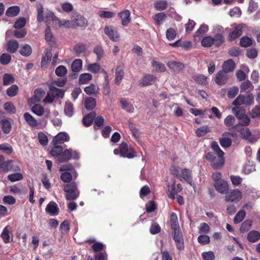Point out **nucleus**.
Listing matches in <instances>:
<instances>
[{
  "label": "nucleus",
  "instance_id": "f257e3e1",
  "mask_svg": "<svg viewBox=\"0 0 260 260\" xmlns=\"http://www.w3.org/2000/svg\"><path fill=\"white\" fill-rule=\"evenodd\" d=\"M206 158L211 162L214 169L221 168L224 164L223 155H215V153L209 152L206 155Z\"/></svg>",
  "mask_w": 260,
  "mask_h": 260
},
{
  "label": "nucleus",
  "instance_id": "f03ea898",
  "mask_svg": "<svg viewBox=\"0 0 260 260\" xmlns=\"http://www.w3.org/2000/svg\"><path fill=\"white\" fill-rule=\"evenodd\" d=\"M78 158L79 154L77 151L69 149L62 151L61 154L55 158L58 162L60 163L67 161L71 158L78 159Z\"/></svg>",
  "mask_w": 260,
  "mask_h": 260
},
{
  "label": "nucleus",
  "instance_id": "7ed1b4c3",
  "mask_svg": "<svg viewBox=\"0 0 260 260\" xmlns=\"http://www.w3.org/2000/svg\"><path fill=\"white\" fill-rule=\"evenodd\" d=\"M242 198V193L238 189H231L226 193L224 200L227 202L238 203Z\"/></svg>",
  "mask_w": 260,
  "mask_h": 260
},
{
  "label": "nucleus",
  "instance_id": "20e7f679",
  "mask_svg": "<svg viewBox=\"0 0 260 260\" xmlns=\"http://www.w3.org/2000/svg\"><path fill=\"white\" fill-rule=\"evenodd\" d=\"M74 28L77 27H86L87 25V20L81 14L74 13L71 16Z\"/></svg>",
  "mask_w": 260,
  "mask_h": 260
},
{
  "label": "nucleus",
  "instance_id": "39448f33",
  "mask_svg": "<svg viewBox=\"0 0 260 260\" xmlns=\"http://www.w3.org/2000/svg\"><path fill=\"white\" fill-rule=\"evenodd\" d=\"M0 170L5 172L11 171L16 172L20 171V168L17 165H14L12 160L5 161L3 160L0 161Z\"/></svg>",
  "mask_w": 260,
  "mask_h": 260
},
{
  "label": "nucleus",
  "instance_id": "423d86ee",
  "mask_svg": "<svg viewBox=\"0 0 260 260\" xmlns=\"http://www.w3.org/2000/svg\"><path fill=\"white\" fill-rule=\"evenodd\" d=\"M232 27V30L228 37V39L230 42L234 41L242 34L243 25L242 24H234Z\"/></svg>",
  "mask_w": 260,
  "mask_h": 260
},
{
  "label": "nucleus",
  "instance_id": "0eeeda50",
  "mask_svg": "<svg viewBox=\"0 0 260 260\" xmlns=\"http://www.w3.org/2000/svg\"><path fill=\"white\" fill-rule=\"evenodd\" d=\"M240 134L242 138L250 143H253L256 142L259 138L257 136L252 135L248 128H241Z\"/></svg>",
  "mask_w": 260,
  "mask_h": 260
},
{
  "label": "nucleus",
  "instance_id": "6e6552de",
  "mask_svg": "<svg viewBox=\"0 0 260 260\" xmlns=\"http://www.w3.org/2000/svg\"><path fill=\"white\" fill-rule=\"evenodd\" d=\"M173 239L175 242L176 247L179 250L184 248V240L182 233L180 230L173 231Z\"/></svg>",
  "mask_w": 260,
  "mask_h": 260
},
{
  "label": "nucleus",
  "instance_id": "1a4fd4ad",
  "mask_svg": "<svg viewBox=\"0 0 260 260\" xmlns=\"http://www.w3.org/2000/svg\"><path fill=\"white\" fill-rule=\"evenodd\" d=\"M213 185L216 190L220 193H226L229 189V184L224 180L214 182Z\"/></svg>",
  "mask_w": 260,
  "mask_h": 260
},
{
  "label": "nucleus",
  "instance_id": "9d476101",
  "mask_svg": "<svg viewBox=\"0 0 260 260\" xmlns=\"http://www.w3.org/2000/svg\"><path fill=\"white\" fill-rule=\"evenodd\" d=\"M121 150V156L132 158L135 156L134 151L131 148H129L125 143H122L120 145Z\"/></svg>",
  "mask_w": 260,
  "mask_h": 260
},
{
  "label": "nucleus",
  "instance_id": "9b49d317",
  "mask_svg": "<svg viewBox=\"0 0 260 260\" xmlns=\"http://www.w3.org/2000/svg\"><path fill=\"white\" fill-rule=\"evenodd\" d=\"M178 179L182 182L186 181L191 185L193 184L191 171L188 169H183L181 170L180 174V176H178Z\"/></svg>",
  "mask_w": 260,
  "mask_h": 260
},
{
  "label": "nucleus",
  "instance_id": "f8f14e48",
  "mask_svg": "<svg viewBox=\"0 0 260 260\" xmlns=\"http://www.w3.org/2000/svg\"><path fill=\"white\" fill-rule=\"evenodd\" d=\"M70 140L69 135L66 132L59 133L53 139V144L54 145L62 144L65 142H68Z\"/></svg>",
  "mask_w": 260,
  "mask_h": 260
},
{
  "label": "nucleus",
  "instance_id": "ddd939ff",
  "mask_svg": "<svg viewBox=\"0 0 260 260\" xmlns=\"http://www.w3.org/2000/svg\"><path fill=\"white\" fill-rule=\"evenodd\" d=\"M168 67L174 73H179L184 70V64L176 61H169L167 63Z\"/></svg>",
  "mask_w": 260,
  "mask_h": 260
},
{
  "label": "nucleus",
  "instance_id": "4468645a",
  "mask_svg": "<svg viewBox=\"0 0 260 260\" xmlns=\"http://www.w3.org/2000/svg\"><path fill=\"white\" fill-rule=\"evenodd\" d=\"M226 73H227L221 70L216 74L215 82L217 84L222 85L226 83L229 78Z\"/></svg>",
  "mask_w": 260,
  "mask_h": 260
},
{
  "label": "nucleus",
  "instance_id": "2eb2a0df",
  "mask_svg": "<svg viewBox=\"0 0 260 260\" xmlns=\"http://www.w3.org/2000/svg\"><path fill=\"white\" fill-rule=\"evenodd\" d=\"M104 32L112 41L116 42L119 40V35L117 31L112 27L109 26H105Z\"/></svg>",
  "mask_w": 260,
  "mask_h": 260
},
{
  "label": "nucleus",
  "instance_id": "dca6fc26",
  "mask_svg": "<svg viewBox=\"0 0 260 260\" xmlns=\"http://www.w3.org/2000/svg\"><path fill=\"white\" fill-rule=\"evenodd\" d=\"M44 91L40 89H36L34 95L28 100V104L30 106L41 101L44 94Z\"/></svg>",
  "mask_w": 260,
  "mask_h": 260
},
{
  "label": "nucleus",
  "instance_id": "f3484780",
  "mask_svg": "<svg viewBox=\"0 0 260 260\" xmlns=\"http://www.w3.org/2000/svg\"><path fill=\"white\" fill-rule=\"evenodd\" d=\"M130 12L128 10H125L118 14L121 20V23L123 26H127L131 21L130 18Z\"/></svg>",
  "mask_w": 260,
  "mask_h": 260
},
{
  "label": "nucleus",
  "instance_id": "a211bd4d",
  "mask_svg": "<svg viewBox=\"0 0 260 260\" xmlns=\"http://www.w3.org/2000/svg\"><path fill=\"white\" fill-rule=\"evenodd\" d=\"M46 211L49 213L56 215L58 214L59 209L55 202H50L46 208Z\"/></svg>",
  "mask_w": 260,
  "mask_h": 260
},
{
  "label": "nucleus",
  "instance_id": "6ab92c4d",
  "mask_svg": "<svg viewBox=\"0 0 260 260\" xmlns=\"http://www.w3.org/2000/svg\"><path fill=\"white\" fill-rule=\"evenodd\" d=\"M56 25H58L59 27L63 26L68 28H74L72 19L71 20L66 19L60 20L59 19H56Z\"/></svg>",
  "mask_w": 260,
  "mask_h": 260
},
{
  "label": "nucleus",
  "instance_id": "aec40b11",
  "mask_svg": "<svg viewBox=\"0 0 260 260\" xmlns=\"http://www.w3.org/2000/svg\"><path fill=\"white\" fill-rule=\"evenodd\" d=\"M235 68V64L232 59L225 61L222 65V71L226 73L233 71Z\"/></svg>",
  "mask_w": 260,
  "mask_h": 260
},
{
  "label": "nucleus",
  "instance_id": "412c9836",
  "mask_svg": "<svg viewBox=\"0 0 260 260\" xmlns=\"http://www.w3.org/2000/svg\"><path fill=\"white\" fill-rule=\"evenodd\" d=\"M19 47L18 42L15 40H12L8 42L7 44V51L11 53H15Z\"/></svg>",
  "mask_w": 260,
  "mask_h": 260
},
{
  "label": "nucleus",
  "instance_id": "4be33fe9",
  "mask_svg": "<svg viewBox=\"0 0 260 260\" xmlns=\"http://www.w3.org/2000/svg\"><path fill=\"white\" fill-rule=\"evenodd\" d=\"M49 90L51 95L54 97V98H62L64 96V91L62 89L51 86L50 87Z\"/></svg>",
  "mask_w": 260,
  "mask_h": 260
},
{
  "label": "nucleus",
  "instance_id": "5701e85b",
  "mask_svg": "<svg viewBox=\"0 0 260 260\" xmlns=\"http://www.w3.org/2000/svg\"><path fill=\"white\" fill-rule=\"evenodd\" d=\"M0 124H2V128L5 134H9L11 130V124L8 119L2 120L0 121Z\"/></svg>",
  "mask_w": 260,
  "mask_h": 260
},
{
  "label": "nucleus",
  "instance_id": "b1692460",
  "mask_svg": "<svg viewBox=\"0 0 260 260\" xmlns=\"http://www.w3.org/2000/svg\"><path fill=\"white\" fill-rule=\"evenodd\" d=\"M96 100L92 97H87L85 99L84 106L86 109L91 110L96 106Z\"/></svg>",
  "mask_w": 260,
  "mask_h": 260
},
{
  "label": "nucleus",
  "instance_id": "393cba45",
  "mask_svg": "<svg viewBox=\"0 0 260 260\" xmlns=\"http://www.w3.org/2000/svg\"><path fill=\"white\" fill-rule=\"evenodd\" d=\"M247 238L250 242H255L260 239V233L257 231H251L248 233Z\"/></svg>",
  "mask_w": 260,
  "mask_h": 260
},
{
  "label": "nucleus",
  "instance_id": "a878e982",
  "mask_svg": "<svg viewBox=\"0 0 260 260\" xmlns=\"http://www.w3.org/2000/svg\"><path fill=\"white\" fill-rule=\"evenodd\" d=\"M232 111L233 113L239 119L243 118L246 115V111L243 108L235 107L233 108Z\"/></svg>",
  "mask_w": 260,
  "mask_h": 260
},
{
  "label": "nucleus",
  "instance_id": "bb28decb",
  "mask_svg": "<svg viewBox=\"0 0 260 260\" xmlns=\"http://www.w3.org/2000/svg\"><path fill=\"white\" fill-rule=\"evenodd\" d=\"M23 116L25 120L30 126L36 127L38 125L37 121L29 113H25Z\"/></svg>",
  "mask_w": 260,
  "mask_h": 260
},
{
  "label": "nucleus",
  "instance_id": "cd10ccee",
  "mask_svg": "<svg viewBox=\"0 0 260 260\" xmlns=\"http://www.w3.org/2000/svg\"><path fill=\"white\" fill-rule=\"evenodd\" d=\"M124 75V72L123 68L120 66H118L116 69L115 72V83L117 85H119L123 79Z\"/></svg>",
  "mask_w": 260,
  "mask_h": 260
},
{
  "label": "nucleus",
  "instance_id": "c85d7f7f",
  "mask_svg": "<svg viewBox=\"0 0 260 260\" xmlns=\"http://www.w3.org/2000/svg\"><path fill=\"white\" fill-rule=\"evenodd\" d=\"M20 12L19 7L17 6L9 7L6 11V15L8 17H15Z\"/></svg>",
  "mask_w": 260,
  "mask_h": 260
},
{
  "label": "nucleus",
  "instance_id": "c756f323",
  "mask_svg": "<svg viewBox=\"0 0 260 260\" xmlns=\"http://www.w3.org/2000/svg\"><path fill=\"white\" fill-rule=\"evenodd\" d=\"M32 52V49L30 45L28 44H24L21 46L19 53L20 54L24 56H29Z\"/></svg>",
  "mask_w": 260,
  "mask_h": 260
},
{
  "label": "nucleus",
  "instance_id": "7c9ffc66",
  "mask_svg": "<svg viewBox=\"0 0 260 260\" xmlns=\"http://www.w3.org/2000/svg\"><path fill=\"white\" fill-rule=\"evenodd\" d=\"M31 111L39 116H42L44 113V109L40 104H34L31 107Z\"/></svg>",
  "mask_w": 260,
  "mask_h": 260
},
{
  "label": "nucleus",
  "instance_id": "2f4dec72",
  "mask_svg": "<svg viewBox=\"0 0 260 260\" xmlns=\"http://www.w3.org/2000/svg\"><path fill=\"white\" fill-rule=\"evenodd\" d=\"M210 132L211 129L208 125H203L196 129V134L198 137H201L205 136Z\"/></svg>",
  "mask_w": 260,
  "mask_h": 260
},
{
  "label": "nucleus",
  "instance_id": "473e14b6",
  "mask_svg": "<svg viewBox=\"0 0 260 260\" xmlns=\"http://www.w3.org/2000/svg\"><path fill=\"white\" fill-rule=\"evenodd\" d=\"M96 113L95 112H91L87 115L83 119V123L86 126H88L92 123L93 118L95 117Z\"/></svg>",
  "mask_w": 260,
  "mask_h": 260
},
{
  "label": "nucleus",
  "instance_id": "72a5a7b5",
  "mask_svg": "<svg viewBox=\"0 0 260 260\" xmlns=\"http://www.w3.org/2000/svg\"><path fill=\"white\" fill-rule=\"evenodd\" d=\"M155 81V78L150 75L144 76L142 79L140 84L142 86H147L153 84Z\"/></svg>",
  "mask_w": 260,
  "mask_h": 260
},
{
  "label": "nucleus",
  "instance_id": "f704fd0d",
  "mask_svg": "<svg viewBox=\"0 0 260 260\" xmlns=\"http://www.w3.org/2000/svg\"><path fill=\"white\" fill-rule=\"evenodd\" d=\"M82 68V60L81 59H76L71 64L72 70L74 72H79Z\"/></svg>",
  "mask_w": 260,
  "mask_h": 260
},
{
  "label": "nucleus",
  "instance_id": "c9c22d12",
  "mask_svg": "<svg viewBox=\"0 0 260 260\" xmlns=\"http://www.w3.org/2000/svg\"><path fill=\"white\" fill-rule=\"evenodd\" d=\"M170 221L171 228L173 231L180 230L179 225L178 222V218L175 213H172L171 215Z\"/></svg>",
  "mask_w": 260,
  "mask_h": 260
},
{
  "label": "nucleus",
  "instance_id": "e433bc0d",
  "mask_svg": "<svg viewBox=\"0 0 260 260\" xmlns=\"http://www.w3.org/2000/svg\"><path fill=\"white\" fill-rule=\"evenodd\" d=\"M65 114L68 117H71L74 114V108L73 104L69 102H66L64 109Z\"/></svg>",
  "mask_w": 260,
  "mask_h": 260
},
{
  "label": "nucleus",
  "instance_id": "4c0bfd02",
  "mask_svg": "<svg viewBox=\"0 0 260 260\" xmlns=\"http://www.w3.org/2000/svg\"><path fill=\"white\" fill-rule=\"evenodd\" d=\"M92 76L89 73H83L80 75L79 81L80 84H87L92 79Z\"/></svg>",
  "mask_w": 260,
  "mask_h": 260
},
{
  "label": "nucleus",
  "instance_id": "58836bf2",
  "mask_svg": "<svg viewBox=\"0 0 260 260\" xmlns=\"http://www.w3.org/2000/svg\"><path fill=\"white\" fill-rule=\"evenodd\" d=\"M120 103L122 106V108L126 110L127 112L129 113H133L134 111V106L128 103L126 101L124 100H121L120 101Z\"/></svg>",
  "mask_w": 260,
  "mask_h": 260
},
{
  "label": "nucleus",
  "instance_id": "ea45409f",
  "mask_svg": "<svg viewBox=\"0 0 260 260\" xmlns=\"http://www.w3.org/2000/svg\"><path fill=\"white\" fill-rule=\"evenodd\" d=\"M252 40L248 37H243L240 39V45L242 47H247L251 45Z\"/></svg>",
  "mask_w": 260,
  "mask_h": 260
},
{
  "label": "nucleus",
  "instance_id": "a19ab883",
  "mask_svg": "<svg viewBox=\"0 0 260 260\" xmlns=\"http://www.w3.org/2000/svg\"><path fill=\"white\" fill-rule=\"evenodd\" d=\"M193 80L197 83L201 84H207V78L203 75H194L192 77Z\"/></svg>",
  "mask_w": 260,
  "mask_h": 260
},
{
  "label": "nucleus",
  "instance_id": "79ce46f5",
  "mask_svg": "<svg viewBox=\"0 0 260 260\" xmlns=\"http://www.w3.org/2000/svg\"><path fill=\"white\" fill-rule=\"evenodd\" d=\"M98 14L99 17L102 18H111L115 16L114 13L105 10L99 11Z\"/></svg>",
  "mask_w": 260,
  "mask_h": 260
},
{
  "label": "nucleus",
  "instance_id": "37998d69",
  "mask_svg": "<svg viewBox=\"0 0 260 260\" xmlns=\"http://www.w3.org/2000/svg\"><path fill=\"white\" fill-rule=\"evenodd\" d=\"M251 224H252L251 220H250L249 219L246 220L242 223V224L240 228V232L242 233H245V232L248 231L250 229V228L251 226Z\"/></svg>",
  "mask_w": 260,
  "mask_h": 260
},
{
  "label": "nucleus",
  "instance_id": "c03bdc74",
  "mask_svg": "<svg viewBox=\"0 0 260 260\" xmlns=\"http://www.w3.org/2000/svg\"><path fill=\"white\" fill-rule=\"evenodd\" d=\"M152 66L157 72H164L166 70V67L163 63L158 62L154 60L152 61Z\"/></svg>",
  "mask_w": 260,
  "mask_h": 260
},
{
  "label": "nucleus",
  "instance_id": "a18cd8bd",
  "mask_svg": "<svg viewBox=\"0 0 260 260\" xmlns=\"http://www.w3.org/2000/svg\"><path fill=\"white\" fill-rule=\"evenodd\" d=\"M98 90V88L93 84H91L84 88V91L88 95H94L96 93Z\"/></svg>",
  "mask_w": 260,
  "mask_h": 260
},
{
  "label": "nucleus",
  "instance_id": "49530a36",
  "mask_svg": "<svg viewBox=\"0 0 260 260\" xmlns=\"http://www.w3.org/2000/svg\"><path fill=\"white\" fill-rule=\"evenodd\" d=\"M166 17V15L164 13H159L156 14L154 16V20L155 24L157 25H160L162 23Z\"/></svg>",
  "mask_w": 260,
  "mask_h": 260
},
{
  "label": "nucleus",
  "instance_id": "de8ad7c7",
  "mask_svg": "<svg viewBox=\"0 0 260 260\" xmlns=\"http://www.w3.org/2000/svg\"><path fill=\"white\" fill-rule=\"evenodd\" d=\"M245 211L243 210L239 211L236 215L234 219L235 223H240L242 221L245 216Z\"/></svg>",
  "mask_w": 260,
  "mask_h": 260
},
{
  "label": "nucleus",
  "instance_id": "09e8293b",
  "mask_svg": "<svg viewBox=\"0 0 260 260\" xmlns=\"http://www.w3.org/2000/svg\"><path fill=\"white\" fill-rule=\"evenodd\" d=\"M18 91V87L16 85L13 84L7 89V94L9 96H14L17 94Z\"/></svg>",
  "mask_w": 260,
  "mask_h": 260
},
{
  "label": "nucleus",
  "instance_id": "8fccbe9b",
  "mask_svg": "<svg viewBox=\"0 0 260 260\" xmlns=\"http://www.w3.org/2000/svg\"><path fill=\"white\" fill-rule=\"evenodd\" d=\"M62 147L57 145H54L50 151V154L53 156L58 157V156L61 154L62 152Z\"/></svg>",
  "mask_w": 260,
  "mask_h": 260
},
{
  "label": "nucleus",
  "instance_id": "3c124183",
  "mask_svg": "<svg viewBox=\"0 0 260 260\" xmlns=\"http://www.w3.org/2000/svg\"><path fill=\"white\" fill-rule=\"evenodd\" d=\"M168 6V3L166 1H161L154 4V8L158 11L165 10Z\"/></svg>",
  "mask_w": 260,
  "mask_h": 260
},
{
  "label": "nucleus",
  "instance_id": "603ef678",
  "mask_svg": "<svg viewBox=\"0 0 260 260\" xmlns=\"http://www.w3.org/2000/svg\"><path fill=\"white\" fill-rule=\"evenodd\" d=\"M214 43L213 38L207 36L203 39L201 42L202 45L205 47H209Z\"/></svg>",
  "mask_w": 260,
  "mask_h": 260
},
{
  "label": "nucleus",
  "instance_id": "864d4df0",
  "mask_svg": "<svg viewBox=\"0 0 260 260\" xmlns=\"http://www.w3.org/2000/svg\"><path fill=\"white\" fill-rule=\"evenodd\" d=\"M101 69L100 65L98 63H93L89 64L87 66V70L91 72L97 73Z\"/></svg>",
  "mask_w": 260,
  "mask_h": 260
},
{
  "label": "nucleus",
  "instance_id": "5fc2aeb1",
  "mask_svg": "<svg viewBox=\"0 0 260 260\" xmlns=\"http://www.w3.org/2000/svg\"><path fill=\"white\" fill-rule=\"evenodd\" d=\"M4 109L10 114H14L16 112L15 107L11 102L6 103L4 105Z\"/></svg>",
  "mask_w": 260,
  "mask_h": 260
},
{
  "label": "nucleus",
  "instance_id": "6e6d98bb",
  "mask_svg": "<svg viewBox=\"0 0 260 260\" xmlns=\"http://www.w3.org/2000/svg\"><path fill=\"white\" fill-rule=\"evenodd\" d=\"M14 82L13 76L10 74H5L3 76V85H8Z\"/></svg>",
  "mask_w": 260,
  "mask_h": 260
},
{
  "label": "nucleus",
  "instance_id": "4d7b16f0",
  "mask_svg": "<svg viewBox=\"0 0 260 260\" xmlns=\"http://www.w3.org/2000/svg\"><path fill=\"white\" fill-rule=\"evenodd\" d=\"M8 178L11 182H15L22 180L23 175L19 173H13L8 175Z\"/></svg>",
  "mask_w": 260,
  "mask_h": 260
},
{
  "label": "nucleus",
  "instance_id": "13d9d810",
  "mask_svg": "<svg viewBox=\"0 0 260 260\" xmlns=\"http://www.w3.org/2000/svg\"><path fill=\"white\" fill-rule=\"evenodd\" d=\"M56 19H59L56 17L52 12L47 13L45 17V21L47 23V25L50 24L51 21L56 25Z\"/></svg>",
  "mask_w": 260,
  "mask_h": 260
},
{
  "label": "nucleus",
  "instance_id": "bf43d9fd",
  "mask_svg": "<svg viewBox=\"0 0 260 260\" xmlns=\"http://www.w3.org/2000/svg\"><path fill=\"white\" fill-rule=\"evenodd\" d=\"M1 237L3 239L5 243H7L10 241V237L9 235V230L8 226H6L4 228L3 232L1 234Z\"/></svg>",
  "mask_w": 260,
  "mask_h": 260
},
{
  "label": "nucleus",
  "instance_id": "052dcab7",
  "mask_svg": "<svg viewBox=\"0 0 260 260\" xmlns=\"http://www.w3.org/2000/svg\"><path fill=\"white\" fill-rule=\"evenodd\" d=\"M67 73V69L64 66H59L55 70V74L59 77H63Z\"/></svg>",
  "mask_w": 260,
  "mask_h": 260
},
{
  "label": "nucleus",
  "instance_id": "680f3d73",
  "mask_svg": "<svg viewBox=\"0 0 260 260\" xmlns=\"http://www.w3.org/2000/svg\"><path fill=\"white\" fill-rule=\"evenodd\" d=\"M235 122V118L234 116L228 115L224 120V124L228 127L233 126Z\"/></svg>",
  "mask_w": 260,
  "mask_h": 260
},
{
  "label": "nucleus",
  "instance_id": "e2e57ef3",
  "mask_svg": "<svg viewBox=\"0 0 260 260\" xmlns=\"http://www.w3.org/2000/svg\"><path fill=\"white\" fill-rule=\"evenodd\" d=\"M213 40L216 46H219L223 43L224 38L222 34H217L213 38Z\"/></svg>",
  "mask_w": 260,
  "mask_h": 260
},
{
  "label": "nucleus",
  "instance_id": "0e129e2a",
  "mask_svg": "<svg viewBox=\"0 0 260 260\" xmlns=\"http://www.w3.org/2000/svg\"><path fill=\"white\" fill-rule=\"evenodd\" d=\"M255 170V166L253 164L248 162L245 165L243 171L245 174H248Z\"/></svg>",
  "mask_w": 260,
  "mask_h": 260
},
{
  "label": "nucleus",
  "instance_id": "69168bd1",
  "mask_svg": "<svg viewBox=\"0 0 260 260\" xmlns=\"http://www.w3.org/2000/svg\"><path fill=\"white\" fill-rule=\"evenodd\" d=\"M176 36V32L173 28H169L166 31V37L170 40H173Z\"/></svg>",
  "mask_w": 260,
  "mask_h": 260
},
{
  "label": "nucleus",
  "instance_id": "338daca9",
  "mask_svg": "<svg viewBox=\"0 0 260 260\" xmlns=\"http://www.w3.org/2000/svg\"><path fill=\"white\" fill-rule=\"evenodd\" d=\"M11 60V56L8 53H3L0 57V62L3 64H8Z\"/></svg>",
  "mask_w": 260,
  "mask_h": 260
},
{
  "label": "nucleus",
  "instance_id": "774afa93",
  "mask_svg": "<svg viewBox=\"0 0 260 260\" xmlns=\"http://www.w3.org/2000/svg\"><path fill=\"white\" fill-rule=\"evenodd\" d=\"M202 256L204 260H214L215 259L214 254L211 251L202 253Z\"/></svg>",
  "mask_w": 260,
  "mask_h": 260
}]
</instances>
